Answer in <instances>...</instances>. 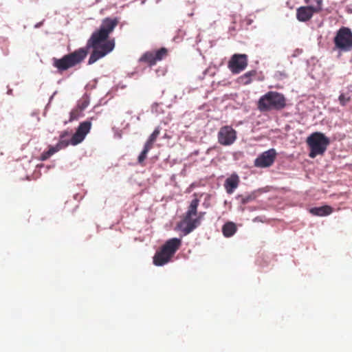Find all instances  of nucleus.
I'll use <instances>...</instances> for the list:
<instances>
[{
  "label": "nucleus",
  "mask_w": 352,
  "mask_h": 352,
  "mask_svg": "<svg viewBox=\"0 0 352 352\" xmlns=\"http://www.w3.org/2000/svg\"><path fill=\"white\" fill-rule=\"evenodd\" d=\"M117 18L107 17L102 21L98 30L94 31L89 38L85 47L76 50L63 57L53 58L52 65L59 74L80 64L87 57L89 50L93 49L88 64L91 65L110 53L115 47L114 38L108 39L109 34L118 25Z\"/></svg>",
  "instance_id": "f257e3e1"
},
{
  "label": "nucleus",
  "mask_w": 352,
  "mask_h": 352,
  "mask_svg": "<svg viewBox=\"0 0 352 352\" xmlns=\"http://www.w3.org/2000/svg\"><path fill=\"white\" fill-rule=\"evenodd\" d=\"M199 204V199H193L185 213L184 218L179 223V227L182 228L184 235H187L192 232L201 223L202 215L204 213H200L197 215V208Z\"/></svg>",
  "instance_id": "f03ea898"
},
{
  "label": "nucleus",
  "mask_w": 352,
  "mask_h": 352,
  "mask_svg": "<svg viewBox=\"0 0 352 352\" xmlns=\"http://www.w3.org/2000/svg\"><path fill=\"white\" fill-rule=\"evenodd\" d=\"M182 240L172 238L166 241L159 251L153 256V263L156 266H162L168 263L175 252L179 249Z\"/></svg>",
  "instance_id": "7ed1b4c3"
},
{
  "label": "nucleus",
  "mask_w": 352,
  "mask_h": 352,
  "mask_svg": "<svg viewBox=\"0 0 352 352\" xmlns=\"http://www.w3.org/2000/svg\"><path fill=\"white\" fill-rule=\"evenodd\" d=\"M286 106L285 96L276 91H268L262 96L257 104L258 109L262 111H270L272 110H280Z\"/></svg>",
  "instance_id": "20e7f679"
},
{
  "label": "nucleus",
  "mask_w": 352,
  "mask_h": 352,
  "mask_svg": "<svg viewBox=\"0 0 352 352\" xmlns=\"http://www.w3.org/2000/svg\"><path fill=\"white\" fill-rule=\"evenodd\" d=\"M91 127V122L89 120H86L81 122L76 133L70 138L69 141L61 139L56 146L51 147L45 154H54L59 150L65 148L69 144L72 145H76L80 143L85 138L86 135L89 132Z\"/></svg>",
  "instance_id": "39448f33"
},
{
  "label": "nucleus",
  "mask_w": 352,
  "mask_h": 352,
  "mask_svg": "<svg viewBox=\"0 0 352 352\" xmlns=\"http://www.w3.org/2000/svg\"><path fill=\"white\" fill-rule=\"evenodd\" d=\"M307 143L311 149L310 154H322L330 144V140L324 134L315 132L307 138Z\"/></svg>",
  "instance_id": "423d86ee"
},
{
  "label": "nucleus",
  "mask_w": 352,
  "mask_h": 352,
  "mask_svg": "<svg viewBox=\"0 0 352 352\" xmlns=\"http://www.w3.org/2000/svg\"><path fill=\"white\" fill-rule=\"evenodd\" d=\"M335 48L342 52L352 50V32L349 28H340L333 38Z\"/></svg>",
  "instance_id": "0eeeda50"
},
{
  "label": "nucleus",
  "mask_w": 352,
  "mask_h": 352,
  "mask_svg": "<svg viewBox=\"0 0 352 352\" xmlns=\"http://www.w3.org/2000/svg\"><path fill=\"white\" fill-rule=\"evenodd\" d=\"M316 6H301L296 10V18L299 21L305 22L311 19L314 13L322 10V0H314Z\"/></svg>",
  "instance_id": "6e6552de"
},
{
  "label": "nucleus",
  "mask_w": 352,
  "mask_h": 352,
  "mask_svg": "<svg viewBox=\"0 0 352 352\" xmlns=\"http://www.w3.org/2000/svg\"><path fill=\"white\" fill-rule=\"evenodd\" d=\"M228 68L232 74H239L248 66V56L244 54H234L228 62Z\"/></svg>",
  "instance_id": "1a4fd4ad"
},
{
  "label": "nucleus",
  "mask_w": 352,
  "mask_h": 352,
  "mask_svg": "<svg viewBox=\"0 0 352 352\" xmlns=\"http://www.w3.org/2000/svg\"><path fill=\"white\" fill-rule=\"evenodd\" d=\"M168 55V50L165 47H162L158 50L153 52H147L144 53L140 60L146 63L150 66L154 65L157 62L162 60Z\"/></svg>",
  "instance_id": "9d476101"
},
{
  "label": "nucleus",
  "mask_w": 352,
  "mask_h": 352,
  "mask_svg": "<svg viewBox=\"0 0 352 352\" xmlns=\"http://www.w3.org/2000/svg\"><path fill=\"white\" fill-rule=\"evenodd\" d=\"M236 138V132L230 126H222L218 133V140L222 145H230L235 141Z\"/></svg>",
  "instance_id": "9b49d317"
},
{
  "label": "nucleus",
  "mask_w": 352,
  "mask_h": 352,
  "mask_svg": "<svg viewBox=\"0 0 352 352\" xmlns=\"http://www.w3.org/2000/svg\"><path fill=\"white\" fill-rule=\"evenodd\" d=\"M161 132V127L157 126L155 127L153 133L148 136L146 142L144 143V148L140 154H147L155 146L156 140Z\"/></svg>",
  "instance_id": "f8f14e48"
},
{
  "label": "nucleus",
  "mask_w": 352,
  "mask_h": 352,
  "mask_svg": "<svg viewBox=\"0 0 352 352\" xmlns=\"http://www.w3.org/2000/svg\"><path fill=\"white\" fill-rule=\"evenodd\" d=\"M240 179L237 174L233 173L228 177L224 183V187L228 194H232L238 187Z\"/></svg>",
  "instance_id": "ddd939ff"
},
{
  "label": "nucleus",
  "mask_w": 352,
  "mask_h": 352,
  "mask_svg": "<svg viewBox=\"0 0 352 352\" xmlns=\"http://www.w3.org/2000/svg\"><path fill=\"white\" fill-rule=\"evenodd\" d=\"M276 155H259L254 161V166L258 168H267L272 165Z\"/></svg>",
  "instance_id": "4468645a"
},
{
  "label": "nucleus",
  "mask_w": 352,
  "mask_h": 352,
  "mask_svg": "<svg viewBox=\"0 0 352 352\" xmlns=\"http://www.w3.org/2000/svg\"><path fill=\"white\" fill-rule=\"evenodd\" d=\"M333 208L329 206L315 207L310 209V212L316 216H327L332 213Z\"/></svg>",
  "instance_id": "2eb2a0df"
},
{
  "label": "nucleus",
  "mask_w": 352,
  "mask_h": 352,
  "mask_svg": "<svg viewBox=\"0 0 352 352\" xmlns=\"http://www.w3.org/2000/svg\"><path fill=\"white\" fill-rule=\"evenodd\" d=\"M256 75L257 72L256 70L249 71L239 78V82L244 85H249L252 82Z\"/></svg>",
  "instance_id": "dca6fc26"
},
{
  "label": "nucleus",
  "mask_w": 352,
  "mask_h": 352,
  "mask_svg": "<svg viewBox=\"0 0 352 352\" xmlns=\"http://www.w3.org/2000/svg\"><path fill=\"white\" fill-rule=\"evenodd\" d=\"M236 230V226L233 222H227L222 228V232L226 237H230L233 236Z\"/></svg>",
  "instance_id": "f3484780"
},
{
  "label": "nucleus",
  "mask_w": 352,
  "mask_h": 352,
  "mask_svg": "<svg viewBox=\"0 0 352 352\" xmlns=\"http://www.w3.org/2000/svg\"><path fill=\"white\" fill-rule=\"evenodd\" d=\"M82 109H79L78 108L73 109L70 112L69 121L72 122L73 120H77L79 118V116H80V111Z\"/></svg>",
  "instance_id": "a211bd4d"
},
{
  "label": "nucleus",
  "mask_w": 352,
  "mask_h": 352,
  "mask_svg": "<svg viewBox=\"0 0 352 352\" xmlns=\"http://www.w3.org/2000/svg\"><path fill=\"white\" fill-rule=\"evenodd\" d=\"M338 100H339L340 104L342 106H345L347 102H350L351 98H350V96H346L345 94H342L339 96Z\"/></svg>",
  "instance_id": "6ab92c4d"
},
{
  "label": "nucleus",
  "mask_w": 352,
  "mask_h": 352,
  "mask_svg": "<svg viewBox=\"0 0 352 352\" xmlns=\"http://www.w3.org/2000/svg\"><path fill=\"white\" fill-rule=\"evenodd\" d=\"M251 199H252V198L250 196L246 197H243L241 199V203L243 204H245L248 203Z\"/></svg>",
  "instance_id": "aec40b11"
},
{
  "label": "nucleus",
  "mask_w": 352,
  "mask_h": 352,
  "mask_svg": "<svg viewBox=\"0 0 352 352\" xmlns=\"http://www.w3.org/2000/svg\"><path fill=\"white\" fill-rule=\"evenodd\" d=\"M146 157V155H139L138 157V162L139 163H142Z\"/></svg>",
  "instance_id": "412c9836"
},
{
  "label": "nucleus",
  "mask_w": 352,
  "mask_h": 352,
  "mask_svg": "<svg viewBox=\"0 0 352 352\" xmlns=\"http://www.w3.org/2000/svg\"><path fill=\"white\" fill-rule=\"evenodd\" d=\"M262 154L265 155V154H276V153L275 152V150L270 149L267 151L263 152Z\"/></svg>",
  "instance_id": "4be33fe9"
},
{
  "label": "nucleus",
  "mask_w": 352,
  "mask_h": 352,
  "mask_svg": "<svg viewBox=\"0 0 352 352\" xmlns=\"http://www.w3.org/2000/svg\"><path fill=\"white\" fill-rule=\"evenodd\" d=\"M254 222H263L261 217H256L253 219Z\"/></svg>",
  "instance_id": "5701e85b"
},
{
  "label": "nucleus",
  "mask_w": 352,
  "mask_h": 352,
  "mask_svg": "<svg viewBox=\"0 0 352 352\" xmlns=\"http://www.w3.org/2000/svg\"><path fill=\"white\" fill-rule=\"evenodd\" d=\"M40 156H41L40 160L42 161H44V160H46L48 158V157H50V155H40Z\"/></svg>",
  "instance_id": "b1692460"
},
{
  "label": "nucleus",
  "mask_w": 352,
  "mask_h": 352,
  "mask_svg": "<svg viewBox=\"0 0 352 352\" xmlns=\"http://www.w3.org/2000/svg\"><path fill=\"white\" fill-rule=\"evenodd\" d=\"M310 1H311V0H305V2H306L307 3H309Z\"/></svg>",
  "instance_id": "393cba45"
},
{
  "label": "nucleus",
  "mask_w": 352,
  "mask_h": 352,
  "mask_svg": "<svg viewBox=\"0 0 352 352\" xmlns=\"http://www.w3.org/2000/svg\"><path fill=\"white\" fill-rule=\"evenodd\" d=\"M310 156H311V157H316V155H310Z\"/></svg>",
  "instance_id": "a878e982"
}]
</instances>
